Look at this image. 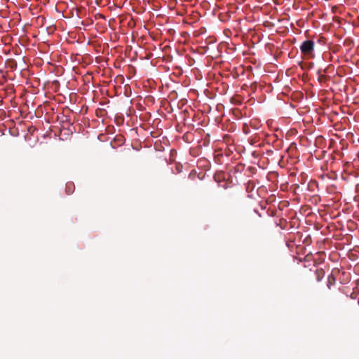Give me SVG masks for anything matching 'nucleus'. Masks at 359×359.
Wrapping results in <instances>:
<instances>
[{
	"instance_id": "obj_1",
	"label": "nucleus",
	"mask_w": 359,
	"mask_h": 359,
	"mask_svg": "<svg viewBox=\"0 0 359 359\" xmlns=\"http://www.w3.org/2000/svg\"><path fill=\"white\" fill-rule=\"evenodd\" d=\"M314 42L311 40L304 41L300 46V50L303 55L311 56L314 50Z\"/></svg>"
},
{
	"instance_id": "obj_2",
	"label": "nucleus",
	"mask_w": 359,
	"mask_h": 359,
	"mask_svg": "<svg viewBox=\"0 0 359 359\" xmlns=\"http://www.w3.org/2000/svg\"><path fill=\"white\" fill-rule=\"evenodd\" d=\"M40 27L42 29V32L46 30L48 34H53L57 29L55 24H53L47 27H45L44 25L42 24Z\"/></svg>"
},
{
	"instance_id": "obj_3",
	"label": "nucleus",
	"mask_w": 359,
	"mask_h": 359,
	"mask_svg": "<svg viewBox=\"0 0 359 359\" xmlns=\"http://www.w3.org/2000/svg\"><path fill=\"white\" fill-rule=\"evenodd\" d=\"M325 271L323 269H318L316 271H315V275H316V279L318 282H320L323 280V278H324L325 276Z\"/></svg>"
},
{
	"instance_id": "obj_4",
	"label": "nucleus",
	"mask_w": 359,
	"mask_h": 359,
	"mask_svg": "<svg viewBox=\"0 0 359 359\" xmlns=\"http://www.w3.org/2000/svg\"><path fill=\"white\" fill-rule=\"evenodd\" d=\"M75 186L73 182H68L65 186V192L67 194L69 195L74 191Z\"/></svg>"
},
{
	"instance_id": "obj_5",
	"label": "nucleus",
	"mask_w": 359,
	"mask_h": 359,
	"mask_svg": "<svg viewBox=\"0 0 359 359\" xmlns=\"http://www.w3.org/2000/svg\"><path fill=\"white\" fill-rule=\"evenodd\" d=\"M335 283V278L332 275H330L327 278V287L330 289L331 285Z\"/></svg>"
},
{
	"instance_id": "obj_6",
	"label": "nucleus",
	"mask_w": 359,
	"mask_h": 359,
	"mask_svg": "<svg viewBox=\"0 0 359 359\" xmlns=\"http://www.w3.org/2000/svg\"><path fill=\"white\" fill-rule=\"evenodd\" d=\"M11 27V24H0V32L8 31V29Z\"/></svg>"
},
{
	"instance_id": "obj_7",
	"label": "nucleus",
	"mask_w": 359,
	"mask_h": 359,
	"mask_svg": "<svg viewBox=\"0 0 359 359\" xmlns=\"http://www.w3.org/2000/svg\"><path fill=\"white\" fill-rule=\"evenodd\" d=\"M204 31H205V28L202 27L200 31L194 32V36H198L200 34H203Z\"/></svg>"
},
{
	"instance_id": "obj_8",
	"label": "nucleus",
	"mask_w": 359,
	"mask_h": 359,
	"mask_svg": "<svg viewBox=\"0 0 359 359\" xmlns=\"http://www.w3.org/2000/svg\"><path fill=\"white\" fill-rule=\"evenodd\" d=\"M224 33L228 37H230L233 34L232 31L231 29H224Z\"/></svg>"
},
{
	"instance_id": "obj_9",
	"label": "nucleus",
	"mask_w": 359,
	"mask_h": 359,
	"mask_svg": "<svg viewBox=\"0 0 359 359\" xmlns=\"http://www.w3.org/2000/svg\"><path fill=\"white\" fill-rule=\"evenodd\" d=\"M120 29H121V32H122L123 33H124V30H123V29H122V27H120Z\"/></svg>"
},
{
	"instance_id": "obj_10",
	"label": "nucleus",
	"mask_w": 359,
	"mask_h": 359,
	"mask_svg": "<svg viewBox=\"0 0 359 359\" xmlns=\"http://www.w3.org/2000/svg\"><path fill=\"white\" fill-rule=\"evenodd\" d=\"M264 25L265 26H268L269 24L264 23Z\"/></svg>"
}]
</instances>
